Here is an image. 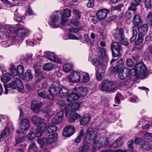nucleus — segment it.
<instances>
[{
  "mask_svg": "<svg viewBox=\"0 0 152 152\" xmlns=\"http://www.w3.org/2000/svg\"><path fill=\"white\" fill-rule=\"evenodd\" d=\"M32 123L37 127L36 129L37 136L41 137L42 134L45 130L47 127V125L43 123V120L36 116H33L31 119Z\"/></svg>",
  "mask_w": 152,
  "mask_h": 152,
  "instance_id": "f257e3e1",
  "label": "nucleus"
},
{
  "mask_svg": "<svg viewBox=\"0 0 152 152\" xmlns=\"http://www.w3.org/2000/svg\"><path fill=\"white\" fill-rule=\"evenodd\" d=\"M28 31L23 26L18 28L15 31V33L18 37H14L12 38V44H14L16 42L19 45L21 43Z\"/></svg>",
  "mask_w": 152,
  "mask_h": 152,
  "instance_id": "f03ea898",
  "label": "nucleus"
},
{
  "mask_svg": "<svg viewBox=\"0 0 152 152\" xmlns=\"http://www.w3.org/2000/svg\"><path fill=\"white\" fill-rule=\"evenodd\" d=\"M16 87L19 91L22 92L23 91L24 86L22 82L19 78H16L15 80L11 82L7 85L4 86V94H7L8 91H10V89H15Z\"/></svg>",
  "mask_w": 152,
  "mask_h": 152,
  "instance_id": "7ed1b4c3",
  "label": "nucleus"
},
{
  "mask_svg": "<svg viewBox=\"0 0 152 152\" xmlns=\"http://www.w3.org/2000/svg\"><path fill=\"white\" fill-rule=\"evenodd\" d=\"M131 70H133L134 75L137 77L143 78L146 71V68L143 63L141 62L136 64L134 67Z\"/></svg>",
  "mask_w": 152,
  "mask_h": 152,
  "instance_id": "20e7f679",
  "label": "nucleus"
},
{
  "mask_svg": "<svg viewBox=\"0 0 152 152\" xmlns=\"http://www.w3.org/2000/svg\"><path fill=\"white\" fill-rule=\"evenodd\" d=\"M113 86L114 84L112 82L104 80L102 81V84L100 86V88L101 90L102 91L107 92L115 91Z\"/></svg>",
  "mask_w": 152,
  "mask_h": 152,
  "instance_id": "39448f33",
  "label": "nucleus"
},
{
  "mask_svg": "<svg viewBox=\"0 0 152 152\" xmlns=\"http://www.w3.org/2000/svg\"><path fill=\"white\" fill-rule=\"evenodd\" d=\"M60 12L58 11L55 12L51 15L50 18L49 23L50 25L53 28H57L59 25V23L58 21V15Z\"/></svg>",
  "mask_w": 152,
  "mask_h": 152,
  "instance_id": "423d86ee",
  "label": "nucleus"
},
{
  "mask_svg": "<svg viewBox=\"0 0 152 152\" xmlns=\"http://www.w3.org/2000/svg\"><path fill=\"white\" fill-rule=\"evenodd\" d=\"M61 88L60 83L56 82H54L53 84L50 86L49 89L50 95H57L59 92L60 88Z\"/></svg>",
  "mask_w": 152,
  "mask_h": 152,
  "instance_id": "0eeeda50",
  "label": "nucleus"
},
{
  "mask_svg": "<svg viewBox=\"0 0 152 152\" xmlns=\"http://www.w3.org/2000/svg\"><path fill=\"white\" fill-rule=\"evenodd\" d=\"M45 105V104L44 102L37 103L33 101L32 102L31 108L36 113L43 110L44 112L47 113H49V111L47 110L46 111L45 110H44V109H42L43 107L42 106L44 107Z\"/></svg>",
  "mask_w": 152,
  "mask_h": 152,
  "instance_id": "6e6552de",
  "label": "nucleus"
},
{
  "mask_svg": "<svg viewBox=\"0 0 152 152\" xmlns=\"http://www.w3.org/2000/svg\"><path fill=\"white\" fill-rule=\"evenodd\" d=\"M109 12L110 10L107 9H101L97 11L96 15L99 20H104L107 18Z\"/></svg>",
  "mask_w": 152,
  "mask_h": 152,
  "instance_id": "1a4fd4ad",
  "label": "nucleus"
},
{
  "mask_svg": "<svg viewBox=\"0 0 152 152\" xmlns=\"http://www.w3.org/2000/svg\"><path fill=\"white\" fill-rule=\"evenodd\" d=\"M86 134H87V138L89 140V142H91L92 140L97 137L99 135L97 134L95 130L92 127H90L88 129Z\"/></svg>",
  "mask_w": 152,
  "mask_h": 152,
  "instance_id": "9d476101",
  "label": "nucleus"
},
{
  "mask_svg": "<svg viewBox=\"0 0 152 152\" xmlns=\"http://www.w3.org/2000/svg\"><path fill=\"white\" fill-rule=\"evenodd\" d=\"M44 56L50 61H53L55 62L60 63V59L55 56L54 53L50 52H46L44 53Z\"/></svg>",
  "mask_w": 152,
  "mask_h": 152,
  "instance_id": "9b49d317",
  "label": "nucleus"
},
{
  "mask_svg": "<svg viewBox=\"0 0 152 152\" xmlns=\"http://www.w3.org/2000/svg\"><path fill=\"white\" fill-rule=\"evenodd\" d=\"M80 74L79 72H73L69 76L68 80L69 82L72 83H76L78 82L80 78Z\"/></svg>",
  "mask_w": 152,
  "mask_h": 152,
  "instance_id": "f8f14e48",
  "label": "nucleus"
},
{
  "mask_svg": "<svg viewBox=\"0 0 152 152\" xmlns=\"http://www.w3.org/2000/svg\"><path fill=\"white\" fill-rule=\"evenodd\" d=\"M75 129L72 126H68L63 129L62 134L65 137H69L73 134L75 132Z\"/></svg>",
  "mask_w": 152,
  "mask_h": 152,
  "instance_id": "ddd939ff",
  "label": "nucleus"
},
{
  "mask_svg": "<svg viewBox=\"0 0 152 152\" xmlns=\"http://www.w3.org/2000/svg\"><path fill=\"white\" fill-rule=\"evenodd\" d=\"M65 114L68 117V121L69 122H74L80 116L77 113L67 111L66 109L65 110Z\"/></svg>",
  "mask_w": 152,
  "mask_h": 152,
  "instance_id": "4468645a",
  "label": "nucleus"
},
{
  "mask_svg": "<svg viewBox=\"0 0 152 152\" xmlns=\"http://www.w3.org/2000/svg\"><path fill=\"white\" fill-rule=\"evenodd\" d=\"M118 28L113 30L112 31V35L114 36L115 39H119V38L124 37V30L122 28H119L118 31Z\"/></svg>",
  "mask_w": 152,
  "mask_h": 152,
  "instance_id": "2eb2a0df",
  "label": "nucleus"
},
{
  "mask_svg": "<svg viewBox=\"0 0 152 152\" xmlns=\"http://www.w3.org/2000/svg\"><path fill=\"white\" fill-rule=\"evenodd\" d=\"M21 132L23 134H25L29 126V122L27 119L22 120L20 122Z\"/></svg>",
  "mask_w": 152,
  "mask_h": 152,
  "instance_id": "dca6fc26",
  "label": "nucleus"
},
{
  "mask_svg": "<svg viewBox=\"0 0 152 152\" xmlns=\"http://www.w3.org/2000/svg\"><path fill=\"white\" fill-rule=\"evenodd\" d=\"M63 115V112L61 111H60L52 119L51 121L52 124H56L60 122L62 120Z\"/></svg>",
  "mask_w": 152,
  "mask_h": 152,
  "instance_id": "f3484780",
  "label": "nucleus"
},
{
  "mask_svg": "<svg viewBox=\"0 0 152 152\" xmlns=\"http://www.w3.org/2000/svg\"><path fill=\"white\" fill-rule=\"evenodd\" d=\"M133 23L136 27L139 28L141 27L142 21L139 14H134Z\"/></svg>",
  "mask_w": 152,
  "mask_h": 152,
  "instance_id": "a211bd4d",
  "label": "nucleus"
},
{
  "mask_svg": "<svg viewBox=\"0 0 152 152\" xmlns=\"http://www.w3.org/2000/svg\"><path fill=\"white\" fill-rule=\"evenodd\" d=\"M129 70L126 67H124L119 73L118 77L121 80H124L129 75Z\"/></svg>",
  "mask_w": 152,
  "mask_h": 152,
  "instance_id": "6ab92c4d",
  "label": "nucleus"
},
{
  "mask_svg": "<svg viewBox=\"0 0 152 152\" xmlns=\"http://www.w3.org/2000/svg\"><path fill=\"white\" fill-rule=\"evenodd\" d=\"M75 90L76 91L79 92L78 93L80 95L81 98L85 97L88 93V90L86 87H80L76 88Z\"/></svg>",
  "mask_w": 152,
  "mask_h": 152,
  "instance_id": "aec40b11",
  "label": "nucleus"
},
{
  "mask_svg": "<svg viewBox=\"0 0 152 152\" xmlns=\"http://www.w3.org/2000/svg\"><path fill=\"white\" fill-rule=\"evenodd\" d=\"M33 77L31 71L30 69H28L24 75H23L20 78L25 81H28L32 79Z\"/></svg>",
  "mask_w": 152,
  "mask_h": 152,
  "instance_id": "412c9836",
  "label": "nucleus"
},
{
  "mask_svg": "<svg viewBox=\"0 0 152 152\" xmlns=\"http://www.w3.org/2000/svg\"><path fill=\"white\" fill-rule=\"evenodd\" d=\"M143 40V37L138 34L137 38L135 41V43L137 45H139V46H137L136 48L139 50H141L143 47V45L141 44Z\"/></svg>",
  "mask_w": 152,
  "mask_h": 152,
  "instance_id": "4be33fe9",
  "label": "nucleus"
},
{
  "mask_svg": "<svg viewBox=\"0 0 152 152\" xmlns=\"http://www.w3.org/2000/svg\"><path fill=\"white\" fill-rule=\"evenodd\" d=\"M111 50H115L117 53H122V48L118 43L114 42L113 43L111 46Z\"/></svg>",
  "mask_w": 152,
  "mask_h": 152,
  "instance_id": "5701e85b",
  "label": "nucleus"
},
{
  "mask_svg": "<svg viewBox=\"0 0 152 152\" xmlns=\"http://www.w3.org/2000/svg\"><path fill=\"white\" fill-rule=\"evenodd\" d=\"M81 98L80 95L78 93L73 92L70 94L68 96L67 100L68 102L73 100H77L79 98Z\"/></svg>",
  "mask_w": 152,
  "mask_h": 152,
  "instance_id": "b1692460",
  "label": "nucleus"
},
{
  "mask_svg": "<svg viewBox=\"0 0 152 152\" xmlns=\"http://www.w3.org/2000/svg\"><path fill=\"white\" fill-rule=\"evenodd\" d=\"M145 140L139 138H136L134 140L135 143L138 145L140 148L143 150L145 145Z\"/></svg>",
  "mask_w": 152,
  "mask_h": 152,
  "instance_id": "393cba45",
  "label": "nucleus"
},
{
  "mask_svg": "<svg viewBox=\"0 0 152 152\" xmlns=\"http://www.w3.org/2000/svg\"><path fill=\"white\" fill-rule=\"evenodd\" d=\"M80 107L79 103L77 102H75L72 103L70 106H68L66 107L65 109L67 110V111L69 112H72L73 111H75L78 109Z\"/></svg>",
  "mask_w": 152,
  "mask_h": 152,
  "instance_id": "a878e982",
  "label": "nucleus"
},
{
  "mask_svg": "<svg viewBox=\"0 0 152 152\" xmlns=\"http://www.w3.org/2000/svg\"><path fill=\"white\" fill-rule=\"evenodd\" d=\"M37 94L38 96L43 98H47L52 100L54 98V96H53L52 95H50L45 91L39 92Z\"/></svg>",
  "mask_w": 152,
  "mask_h": 152,
  "instance_id": "bb28decb",
  "label": "nucleus"
},
{
  "mask_svg": "<svg viewBox=\"0 0 152 152\" xmlns=\"http://www.w3.org/2000/svg\"><path fill=\"white\" fill-rule=\"evenodd\" d=\"M12 77V75L9 73H6L2 75L1 80L4 83L9 82Z\"/></svg>",
  "mask_w": 152,
  "mask_h": 152,
  "instance_id": "cd10ccee",
  "label": "nucleus"
},
{
  "mask_svg": "<svg viewBox=\"0 0 152 152\" xmlns=\"http://www.w3.org/2000/svg\"><path fill=\"white\" fill-rule=\"evenodd\" d=\"M98 137H99V141L102 147L106 146L108 144V139L107 137L100 136L99 135H98Z\"/></svg>",
  "mask_w": 152,
  "mask_h": 152,
  "instance_id": "c85d7f7f",
  "label": "nucleus"
},
{
  "mask_svg": "<svg viewBox=\"0 0 152 152\" xmlns=\"http://www.w3.org/2000/svg\"><path fill=\"white\" fill-rule=\"evenodd\" d=\"M57 137L58 134L56 133L49 135L47 138L49 144L55 142L57 140Z\"/></svg>",
  "mask_w": 152,
  "mask_h": 152,
  "instance_id": "c756f323",
  "label": "nucleus"
},
{
  "mask_svg": "<svg viewBox=\"0 0 152 152\" xmlns=\"http://www.w3.org/2000/svg\"><path fill=\"white\" fill-rule=\"evenodd\" d=\"M148 29V26L146 24H144L141 27L138 34L144 37L146 34Z\"/></svg>",
  "mask_w": 152,
  "mask_h": 152,
  "instance_id": "7c9ffc66",
  "label": "nucleus"
},
{
  "mask_svg": "<svg viewBox=\"0 0 152 152\" xmlns=\"http://www.w3.org/2000/svg\"><path fill=\"white\" fill-rule=\"evenodd\" d=\"M99 137H97L94 140L93 144L92 146V148L96 150H99L101 147H102L99 141Z\"/></svg>",
  "mask_w": 152,
  "mask_h": 152,
  "instance_id": "2f4dec72",
  "label": "nucleus"
},
{
  "mask_svg": "<svg viewBox=\"0 0 152 152\" xmlns=\"http://www.w3.org/2000/svg\"><path fill=\"white\" fill-rule=\"evenodd\" d=\"M37 142L40 145V147L43 148V146L49 144L47 138H44L37 140Z\"/></svg>",
  "mask_w": 152,
  "mask_h": 152,
  "instance_id": "473e14b6",
  "label": "nucleus"
},
{
  "mask_svg": "<svg viewBox=\"0 0 152 152\" xmlns=\"http://www.w3.org/2000/svg\"><path fill=\"white\" fill-rule=\"evenodd\" d=\"M68 93V89L65 87H63L60 89L59 94L61 97H64L67 96Z\"/></svg>",
  "mask_w": 152,
  "mask_h": 152,
  "instance_id": "72a5a7b5",
  "label": "nucleus"
},
{
  "mask_svg": "<svg viewBox=\"0 0 152 152\" xmlns=\"http://www.w3.org/2000/svg\"><path fill=\"white\" fill-rule=\"evenodd\" d=\"M90 148L87 145H83L80 147L77 152H89Z\"/></svg>",
  "mask_w": 152,
  "mask_h": 152,
  "instance_id": "f704fd0d",
  "label": "nucleus"
},
{
  "mask_svg": "<svg viewBox=\"0 0 152 152\" xmlns=\"http://www.w3.org/2000/svg\"><path fill=\"white\" fill-rule=\"evenodd\" d=\"M90 120V118L89 116H84L80 120V124L83 126L86 125L89 122Z\"/></svg>",
  "mask_w": 152,
  "mask_h": 152,
  "instance_id": "c9c22d12",
  "label": "nucleus"
},
{
  "mask_svg": "<svg viewBox=\"0 0 152 152\" xmlns=\"http://www.w3.org/2000/svg\"><path fill=\"white\" fill-rule=\"evenodd\" d=\"M73 65L70 63H67L65 64L63 66V69L65 72H67L72 69Z\"/></svg>",
  "mask_w": 152,
  "mask_h": 152,
  "instance_id": "e433bc0d",
  "label": "nucleus"
},
{
  "mask_svg": "<svg viewBox=\"0 0 152 152\" xmlns=\"http://www.w3.org/2000/svg\"><path fill=\"white\" fill-rule=\"evenodd\" d=\"M10 130L8 128H6L5 130L0 135V142L3 140V137L4 136L7 137L10 134Z\"/></svg>",
  "mask_w": 152,
  "mask_h": 152,
  "instance_id": "4c0bfd02",
  "label": "nucleus"
},
{
  "mask_svg": "<svg viewBox=\"0 0 152 152\" xmlns=\"http://www.w3.org/2000/svg\"><path fill=\"white\" fill-rule=\"evenodd\" d=\"M54 65L51 63H47L43 66V69L45 71H50L54 67Z\"/></svg>",
  "mask_w": 152,
  "mask_h": 152,
  "instance_id": "58836bf2",
  "label": "nucleus"
},
{
  "mask_svg": "<svg viewBox=\"0 0 152 152\" xmlns=\"http://www.w3.org/2000/svg\"><path fill=\"white\" fill-rule=\"evenodd\" d=\"M57 127L55 125H49L46 130V132L48 133H51L56 131Z\"/></svg>",
  "mask_w": 152,
  "mask_h": 152,
  "instance_id": "ea45409f",
  "label": "nucleus"
},
{
  "mask_svg": "<svg viewBox=\"0 0 152 152\" xmlns=\"http://www.w3.org/2000/svg\"><path fill=\"white\" fill-rule=\"evenodd\" d=\"M17 70L18 75L19 77L20 78V76H22L24 73V68L23 66L20 65L17 67Z\"/></svg>",
  "mask_w": 152,
  "mask_h": 152,
  "instance_id": "a19ab883",
  "label": "nucleus"
},
{
  "mask_svg": "<svg viewBox=\"0 0 152 152\" xmlns=\"http://www.w3.org/2000/svg\"><path fill=\"white\" fill-rule=\"evenodd\" d=\"M37 151V147L34 143H32L29 145L28 148L29 152H36Z\"/></svg>",
  "mask_w": 152,
  "mask_h": 152,
  "instance_id": "79ce46f5",
  "label": "nucleus"
},
{
  "mask_svg": "<svg viewBox=\"0 0 152 152\" xmlns=\"http://www.w3.org/2000/svg\"><path fill=\"white\" fill-rule=\"evenodd\" d=\"M71 11L69 9H65L61 17H63L69 18L71 16Z\"/></svg>",
  "mask_w": 152,
  "mask_h": 152,
  "instance_id": "37998d69",
  "label": "nucleus"
},
{
  "mask_svg": "<svg viewBox=\"0 0 152 152\" xmlns=\"http://www.w3.org/2000/svg\"><path fill=\"white\" fill-rule=\"evenodd\" d=\"M0 36L2 38L6 39L9 38L10 36V34L8 31L5 30L3 31V32L0 33Z\"/></svg>",
  "mask_w": 152,
  "mask_h": 152,
  "instance_id": "c03bdc74",
  "label": "nucleus"
},
{
  "mask_svg": "<svg viewBox=\"0 0 152 152\" xmlns=\"http://www.w3.org/2000/svg\"><path fill=\"white\" fill-rule=\"evenodd\" d=\"M119 39H118L119 40V42L121 44L124 45L125 46H127L128 45V40L126 39L125 36L124 37H121L119 38Z\"/></svg>",
  "mask_w": 152,
  "mask_h": 152,
  "instance_id": "a18cd8bd",
  "label": "nucleus"
},
{
  "mask_svg": "<svg viewBox=\"0 0 152 152\" xmlns=\"http://www.w3.org/2000/svg\"><path fill=\"white\" fill-rule=\"evenodd\" d=\"M98 68L96 69V75L97 78L99 81L101 80L103 78V76H104L105 73L104 72H102V73L98 72H97V69Z\"/></svg>",
  "mask_w": 152,
  "mask_h": 152,
  "instance_id": "49530a36",
  "label": "nucleus"
},
{
  "mask_svg": "<svg viewBox=\"0 0 152 152\" xmlns=\"http://www.w3.org/2000/svg\"><path fill=\"white\" fill-rule=\"evenodd\" d=\"M14 19L17 22H20L22 21V18L21 16L18 14L16 10L14 13Z\"/></svg>",
  "mask_w": 152,
  "mask_h": 152,
  "instance_id": "de8ad7c7",
  "label": "nucleus"
},
{
  "mask_svg": "<svg viewBox=\"0 0 152 152\" xmlns=\"http://www.w3.org/2000/svg\"><path fill=\"white\" fill-rule=\"evenodd\" d=\"M146 20L147 22L149 24H150L151 26L152 25V11L149 12L148 15Z\"/></svg>",
  "mask_w": 152,
  "mask_h": 152,
  "instance_id": "09e8293b",
  "label": "nucleus"
},
{
  "mask_svg": "<svg viewBox=\"0 0 152 152\" xmlns=\"http://www.w3.org/2000/svg\"><path fill=\"white\" fill-rule=\"evenodd\" d=\"M10 72L12 73L15 76L18 75L17 70H16L15 69V66L12 64H11L9 68Z\"/></svg>",
  "mask_w": 152,
  "mask_h": 152,
  "instance_id": "8fccbe9b",
  "label": "nucleus"
},
{
  "mask_svg": "<svg viewBox=\"0 0 152 152\" xmlns=\"http://www.w3.org/2000/svg\"><path fill=\"white\" fill-rule=\"evenodd\" d=\"M152 148V145L149 142L146 141L143 150L145 151L151 150Z\"/></svg>",
  "mask_w": 152,
  "mask_h": 152,
  "instance_id": "3c124183",
  "label": "nucleus"
},
{
  "mask_svg": "<svg viewBox=\"0 0 152 152\" xmlns=\"http://www.w3.org/2000/svg\"><path fill=\"white\" fill-rule=\"evenodd\" d=\"M73 13L75 15V18L80 19L81 18V12L79 10H74Z\"/></svg>",
  "mask_w": 152,
  "mask_h": 152,
  "instance_id": "603ef678",
  "label": "nucleus"
},
{
  "mask_svg": "<svg viewBox=\"0 0 152 152\" xmlns=\"http://www.w3.org/2000/svg\"><path fill=\"white\" fill-rule=\"evenodd\" d=\"M126 64L129 67H132L134 66V62L130 58H127L126 61Z\"/></svg>",
  "mask_w": 152,
  "mask_h": 152,
  "instance_id": "864d4df0",
  "label": "nucleus"
},
{
  "mask_svg": "<svg viewBox=\"0 0 152 152\" xmlns=\"http://www.w3.org/2000/svg\"><path fill=\"white\" fill-rule=\"evenodd\" d=\"M132 3V1L131 3V6L128 8V9L129 10L133 11L134 12L136 11L137 10L136 7L139 5V4H134Z\"/></svg>",
  "mask_w": 152,
  "mask_h": 152,
  "instance_id": "5fc2aeb1",
  "label": "nucleus"
},
{
  "mask_svg": "<svg viewBox=\"0 0 152 152\" xmlns=\"http://www.w3.org/2000/svg\"><path fill=\"white\" fill-rule=\"evenodd\" d=\"M144 4L148 9H151L152 7L151 0H145Z\"/></svg>",
  "mask_w": 152,
  "mask_h": 152,
  "instance_id": "6e6d98bb",
  "label": "nucleus"
},
{
  "mask_svg": "<svg viewBox=\"0 0 152 152\" xmlns=\"http://www.w3.org/2000/svg\"><path fill=\"white\" fill-rule=\"evenodd\" d=\"M121 67L119 65L116 66L113 68V71L114 73L117 74L119 72L121 69Z\"/></svg>",
  "mask_w": 152,
  "mask_h": 152,
  "instance_id": "4d7b16f0",
  "label": "nucleus"
},
{
  "mask_svg": "<svg viewBox=\"0 0 152 152\" xmlns=\"http://www.w3.org/2000/svg\"><path fill=\"white\" fill-rule=\"evenodd\" d=\"M35 136L38 137L37 136V132H36V134H35L34 132L31 131L30 133H28L27 135V137L28 139L30 140H33L34 139Z\"/></svg>",
  "mask_w": 152,
  "mask_h": 152,
  "instance_id": "13d9d810",
  "label": "nucleus"
},
{
  "mask_svg": "<svg viewBox=\"0 0 152 152\" xmlns=\"http://www.w3.org/2000/svg\"><path fill=\"white\" fill-rule=\"evenodd\" d=\"M123 4H121L117 6L112 7L111 8V11L114 10H121V8L123 7Z\"/></svg>",
  "mask_w": 152,
  "mask_h": 152,
  "instance_id": "bf43d9fd",
  "label": "nucleus"
},
{
  "mask_svg": "<svg viewBox=\"0 0 152 152\" xmlns=\"http://www.w3.org/2000/svg\"><path fill=\"white\" fill-rule=\"evenodd\" d=\"M93 64L94 66H104V68L106 67L105 65L104 64L102 61H96ZM96 68H97V67H96Z\"/></svg>",
  "mask_w": 152,
  "mask_h": 152,
  "instance_id": "052dcab7",
  "label": "nucleus"
},
{
  "mask_svg": "<svg viewBox=\"0 0 152 152\" xmlns=\"http://www.w3.org/2000/svg\"><path fill=\"white\" fill-rule=\"evenodd\" d=\"M145 138L150 141H152V133H147L144 134Z\"/></svg>",
  "mask_w": 152,
  "mask_h": 152,
  "instance_id": "680f3d73",
  "label": "nucleus"
},
{
  "mask_svg": "<svg viewBox=\"0 0 152 152\" xmlns=\"http://www.w3.org/2000/svg\"><path fill=\"white\" fill-rule=\"evenodd\" d=\"M25 138L24 137H22L17 138L16 139V143L15 145L17 146V145L21 142H23L25 140Z\"/></svg>",
  "mask_w": 152,
  "mask_h": 152,
  "instance_id": "e2e57ef3",
  "label": "nucleus"
},
{
  "mask_svg": "<svg viewBox=\"0 0 152 152\" xmlns=\"http://www.w3.org/2000/svg\"><path fill=\"white\" fill-rule=\"evenodd\" d=\"M90 77L88 74H86L83 76V81L84 82L86 83L89 81Z\"/></svg>",
  "mask_w": 152,
  "mask_h": 152,
  "instance_id": "0e129e2a",
  "label": "nucleus"
},
{
  "mask_svg": "<svg viewBox=\"0 0 152 152\" xmlns=\"http://www.w3.org/2000/svg\"><path fill=\"white\" fill-rule=\"evenodd\" d=\"M133 143L134 141L133 140H129L128 142V145L129 148V150L130 151H132V150Z\"/></svg>",
  "mask_w": 152,
  "mask_h": 152,
  "instance_id": "69168bd1",
  "label": "nucleus"
},
{
  "mask_svg": "<svg viewBox=\"0 0 152 152\" xmlns=\"http://www.w3.org/2000/svg\"><path fill=\"white\" fill-rule=\"evenodd\" d=\"M88 1L87 6L89 8H92L94 6V0H88Z\"/></svg>",
  "mask_w": 152,
  "mask_h": 152,
  "instance_id": "338daca9",
  "label": "nucleus"
},
{
  "mask_svg": "<svg viewBox=\"0 0 152 152\" xmlns=\"http://www.w3.org/2000/svg\"><path fill=\"white\" fill-rule=\"evenodd\" d=\"M41 66L40 65L39 63H38L35 64H34V71H36V70H39V69H42L41 68Z\"/></svg>",
  "mask_w": 152,
  "mask_h": 152,
  "instance_id": "774afa93",
  "label": "nucleus"
}]
</instances>
